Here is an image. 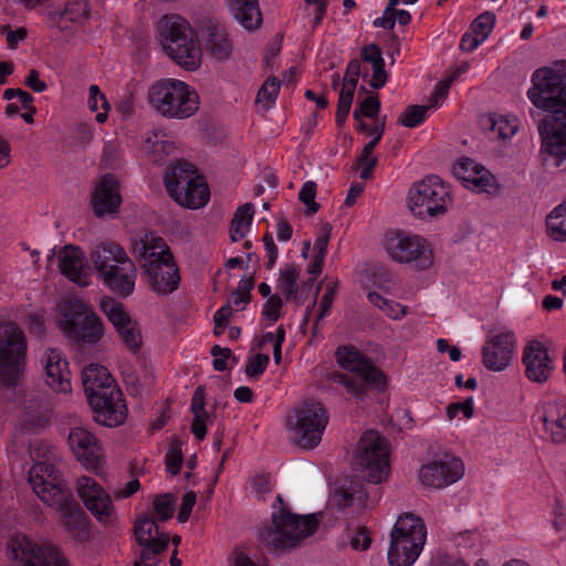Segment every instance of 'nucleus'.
Returning <instances> with one entry per match:
<instances>
[{
    "mask_svg": "<svg viewBox=\"0 0 566 566\" xmlns=\"http://www.w3.org/2000/svg\"><path fill=\"white\" fill-rule=\"evenodd\" d=\"M427 542L423 521L406 513L398 517L390 532L387 559L390 566H412L421 555Z\"/></svg>",
    "mask_w": 566,
    "mask_h": 566,
    "instance_id": "8",
    "label": "nucleus"
},
{
    "mask_svg": "<svg viewBox=\"0 0 566 566\" xmlns=\"http://www.w3.org/2000/svg\"><path fill=\"white\" fill-rule=\"evenodd\" d=\"M0 33L6 38L7 44L10 49H15L27 38L28 31L25 28L20 27L14 30L8 25L0 29Z\"/></svg>",
    "mask_w": 566,
    "mask_h": 566,
    "instance_id": "56",
    "label": "nucleus"
},
{
    "mask_svg": "<svg viewBox=\"0 0 566 566\" xmlns=\"http://www.w3.org/2000/svg\"><path fill=\"white\" fill-rule=\"evenodd\" d=\"M169 196L181 207L200 209L210 200V191L205 179L189 164L178 163L165 176Z\"/></svg>",
    "mask_w": 566,
    "mask_h": 566,
    "instance_id": "11",
    "label": "nucleus"
},
{
    "mask_svg": "<svg viewBox=\"0 0 566 566\" xmlns=\"http://www.w3.org/2000/svg\"><path fill=\"white\" fill-rule=\"evenodd\" d=\"M122 203L119 180L113 175H104L96 182L92 207L96 216H114Z\"/></svg>",
    "mask_w": 566,
    "mask_h": 566,
    "instance_id": "29",
    "label": "nucleus"
},
{
    "mask_svg": "<svg viewBox=\"0 0 566 566\" xmlns=\"http://www.w3.org/2000/svg\"><path fill=\"white\" fill-rule=\"evenodd\" d=\"M339 367L356 374L370 389L384 392L389 385L387 375L353 346H340L335 352Z\"/></svg>",
    "mask_w": 566,
    "mask_h": 566,
    "instance_id": "18",
    "label": "nucleus"
},
{
    "mask_svg": "<svg viewBox=\"0 0 566 566\" xmlns=\"http://www.w3.org/2000/svg\"><path fill=\"white\" fill-rule=\"evenodd\" d=\"M140 489V483L137 479H130L129 481L118 484L113 489V495L115 500L120 501L130 497L137 493Z\"/></svg>",
    "mask_w": 566,
    "mask_h": 566,
    "instance_id": "59",
    "label": "nucleus"
},
{
    "mask_svg": "<svg viewBox=\"0 0 566 566\" xmlns=\"http://www.w3.org/2000/svg\"><path fill=\"white\" fill-rule=\"evenodd\" d=\"M156 39L163 51L187 71L200 67L202 50L217 62L229 61L234 52V42L228 28L220 24L209 25L201 48L189 22L178 14L164 15L157 22Z\"/></svg>",
    "mask_w": 566,
    "mask_h": 566,
    "instance_id": "2",
    "label": "nucleus"
},
{
    "mask_svg": "<svg viewBox=\"0 0 566 566\" xmlns=\"http://www.w3.org/2000/svg\"><path fill=\"white\" fill-rule=\"evenodd\" d=\"M527 90L541 112L535 118L541 137L539 157L547 169L566 164V61L535 70Z\"/></svg>",
    "mask_w": 566,
    "mask_h": 566,
    "instance_id": "1",
    "label": "nucleus"
},
{
    "mask_svg": "<svg viewBox=\"0 0 566 566\" xmlns=\"http://www.w3.org/2000/svg\"><path fill=\"white\" fill-rule=\"evenodd\" d=\"M154 507L159 518L168 520L175 510V499L170 494L158 495L154 501Z\"/></svg>",
    "mask_w": 566,
    "mask_h": 566,
    "instance_id": "53",
    "label": "nucleus"
},
{
    "mask_svg": "<svg viewBox=\"0 0 566 566\" xmlns=\"http://www.w3.org/2000/svg\"><path fill=\"white\" fill-rule=\"evenodd\" d=\"M316 184L314 181H306L298 192L300 200L312 211H317L315 203Z\"/></svg>",
    "mask_w": 566,
    "mask_h": 566,
    "instance_id": "60",
    "label": "nucleus"
},
{
    "mask_svg": "<svg viewBox=\"0 0 566 566\" xmlns=\"http://www.w3.org/2000/svg\"><path fill=\"white\" fill-rule=\"evenodd\" d=\"M329 416L318 401H304L293 407L285 418L289 440L304 450L316 448L328 424Z\"/></svg>",
    "mask_w": 566,
    "mask_h": 566,
    "instance_id": "7",
    "label": "nucleus"
},
{
    "mask_svg": "<svg viewBox=\"0 0 566 566\" xmlns=\"http://www.w3.org/2000/svg\"><path fill=\"white\" fill-rule=\"evenodd\" d=\"M94 419L105 427H117L124 423L127 417V408L123 392L118 389L104 396H95L88 401Z\"/></svg>",
    "mask_w": 566,
    "mask_h": 566,
    "instance_id": "28",
    "label": "nucleus"
},
{
    "mask_svg": "<svg viewBox=\"0 0 566 566\" xmlns=\"http://www.w3.org/2000/svg\"><path fill=\"white\" fill-rule=\"evenodd\" d=\"M522 363L525 375L533 382L547 381L555 370V357L548 346L539 339H531L523 348Z\"/></svg>",
    "mask_w": 566,
    "mask_h": 566,
    "instance_id": "24",
    "label": "nucleus"
},
{
    "mask_svg": "<svg viewBox=\"0 0 566 566\" xmlns=\"http://www.w3.org/2000/svg\"><path fill=\"white\" fill-rule=\"evenodd\" d=\"M274 480L269 474H261L253 478L251 482L252 492L260 499L271 493L274 489Z\"/></svg>",
    "mask_w": 566,
    "mask_h": 566,
    "instance_id": "55",
    "label": "nucleus"
},
{
    "mask_svg": "<svg viewBox=\"0 0 566 566\" xmlns=\"http://www.w3.org/2000/svg\"><path fill=\"white\" fill-rule=\"evenodd\" d=\"M533 420L547 438L555 443L566 442V398L545 397L541 399Z\"/></svg>",
    "mask_w": 566,
    "mask_h": 566,
    "instance_id": "20",
    "label": "nucleus"
},
{
    "mask_svg": "<svg viewBox=\"0 0 566 566\" xmlns=\"http://www.w3.org/2000/svg\"><path fill=\"white\" fill-rule=\"evenodd\" d=\"M97 279L109 291L122 297H128L135 291L137 270L135 263L130 259Z\"/></svg>",
    "mask_w": 566,
    "mask_h": 566,
    "instance_id": "33",
    "label": "nucleus"
},
{
    "mask_svg": "<svg viewBox=\"0 0 566 566\" xmlns=\"http://www.w3.org/2000/svg\"><path fill=\"white\" fill-rule=\"evenodd\" d=\"M191 411L193 415L191 432L198 440H202L207 434L208 424L211 423V417L205 409V396L201 388L193 392Z\"/></svg>",
    "mask_w": 566,
    "mask_h": 566,
    "instance_id": "36",
    "label": "nucleus"
},
{
    "mask_svg": "<svg viewBox=\"0 0 566 566\" xmlns=\"http://www.w3.org/2000/svg\"><path fill=\"white\" fill-rule=\"evenodd\" d=\"M197 495L193 491H187L182 495L181 505L178 512V521L180 523H185L188 521L190 513L193 509V505L196 504Z\"/></svg>",
    "mask_w": 566,
    "mask_h": 566,
    "instance_id": "62",
    "label": "nucleus"
},
{
    "mask_svg": "<svg viewBox=\"0 0 566 566\" xmlns=\"http://www.w3.org/2000/svg\"><path fill=\"white\" fill-rule=\"evenodd\" d=\"M285 340V331L279 326L274 332H268L262 337V344H271L273 347V358L276 365L282 360V345Z\"/></svg>",
    "mask_w": 566,
    "mask_h": 566,
    "instance_id": "48",
    "label": "nucleus"
},
{
    "mask_svg": "<svg viewBox=\"0 0 566 566\" xmlns=\"http://www.w3.org/2000/svg\"><path fill=\"white\" fill-rule=\"evenodd\" d=\"M354 463L370 483L386 481L390 472L389 444L377 431H366L358 440Z\"/></svg>",
    "mask_w": 566,
    "mask_h": 566,
    "instance_id": "12",
    "label": "nucleus"
},
{
    "mask_svg": "<svg viewBox=\"0 0 566 566\" xmlns=\"http://www.w3.org/2000/svg\"><path fill=\"white\" fill-rule=\"evenodd\" d=\"M465 473L462 459L447 450L431 454L420 467L418 479L430 489H444L460 481Z\"/></svg>",
    "mask_w": 566,
    "mask_h": 566,
    "instance_id": "15",
    "label": "nucleus"
},
{
    "mask_svg": "<svg viewBox=\"0 0 566 566\" xmlns=\"http://www.w3.org/2000/svg\"><path fill=\"white\" fill-rule=\"evenodd\" d=\"M253 206L245 203L238 208L231 222L230 237L232 241H240L251 229L253 220Z\"/></svg>",
    "mask_w": 566,
    "mask_h": 566,
    "instance_id": "39",
    "label": "nucleus"
},
{
    "mask_svg": "<svg viewBox=\"0 0 566 566\" xmlns=\"http://www.w3.org/2000/svg\"><path fill=\"white\" fill-rule=\"evenodd\" d=\"M517 353V338L513 328L496 326L486 333L481 348L482 365L490 371L507 369Z\"/></svg>",
    "mask_w": 566,
    "mask_h": 566,
    "instance_id": "16",
    "label": "nucleus"
},
{
    "mask_svg": "<svg viewBox=\"0 0 566 566\" xmlns=\"http://www.w3.org/2000/svg\"><path fill=\"white\" fill-rule=\"evenodd\" d=\"M165 459L166 470L172 475L178 474L182 464V450L180 441L175 440L170 444Z\"/></svg>",
    "mask_w": 566,
    "mask_h": 566,
    "instance_id": "50",
    "label": "nucleus"
},
{
    "mask_svg": "<svg viewBox=\"0 0 566 566\" xmlns=\"http://www.w3.org/2000/svg\"><path fill=\"white\" fill-rule=\"evenodd\" d=\"M66 444L74 459L88 472L98 474L106 464L105 450L98 438L83 424L72 426Z\"/></svg>",
    "mask_w": 566,
    "mask_h": 566,
    "instance_id": "17",
    "label": "nucleus"
},
{
    "mask_svg": "<svg viewBox=\"0 0 566 566\" xmlns=\"http://www.w3.org/2000/svg\"><path fill=\"white\" fill-rule=\"evenodd\" d=\"M280 91V83L275 77L268 78L258 92L256 103L264 109L274 105Z\"/></svg>",
    "mask_w": 566,
    "mask_h": 566,
    "instance_id": "45",
    "label": "nucleus"
},
{
    "mask_svg": "<svg viewBox=\"0 0 566 566\" xmlns=\"http://www.w3.org/2000/svg\"><path fill=\"white\" fill-rule=\"evenodd\" d=\"M428 107L413 105L409 106L400 116V123L406 127H416L426 118Z\"/></svg>",
    "mask_w": 566,
    "mask_h": 566,
    "instance_id": "52",
    "label": "nucleus"
},
{
    "mask_svg": "<svg viewBox=\"0 0 566 566\" xmlns=\"http://www.w3.org/2000/svg\"><path fill=\"white\" fill-rule=\"evenodd\" d=\"M7 555L20 566H69V562L57 551H44L23 535L10 538Z\"/></svg>",
    "mask_w": 566,
    "mask_h": 566,
    "instance_id": "21",
    "label": "nucleus"
},
{
    "mask_svg": "<svg viewBox=\"0 0 566 566\" xmlns=\"http://www.w3.org/2000/svg\"><path fill=\"white\" fill-rule=\"evenodd\" d=\"M29 483L42 502L60 512L61 524L73 538L84 541L87 537V517L66 493L63 479L53 464L35 463L29 470Z\"/></svg>",
    "mask_w": 566,
    "mask_h": 566,
    "instance_id": "3",
    "label": "nucleus"
},
{
    "mask_svg": "<svg viewBox=\"0 0 566 566\" xmlns=\"http://www.w3.org/2000/svg\"><path fill=\"white\" fill-rule=\"evenodd\" d=\"M370 543L371 538L364 527H359L350 537V546L355 551H366Z\"/></svg>",
    "mask_w": 566,
    "mask_h": 566,
    "instance_id": "63",
    "label": "nucleus"
},
{
    "mask_svg": "<svg viewBox=\"0 0 566 566\" xmlns=\"http://www.w3.org/2000/svg\"><path fill=\"white\" fill-rule=\"evenodd\" d=\"M75 486L78 497L97 522L112 525L116 521V511L111 495L94 478L81 475Z\"/></svg>",
    "mask_w": 566,
    "mask_h": 566,
    "instance_id": "19",
    "label": "nucleus"
},
{
    "mask_svg": "<svg viewBox=\"0 0 566 566\" xmlns=\"http://www.w3.org/2000/svg\"><path fill=\"white\" fill-rule=\"evenodd\" d=\"M380 111V102L376 96H368L364 98L358 108L354 112V119L359 120V117L376 118Z\"/></svg>",
    "mask_w": 566,
    "mask_h": 566,
    "instance_id": "51",
    "label": "nucleus"
},
{
    "mask_svg": "<svg viewBox=\"0 0 566 566\" xmlns=\"http://www.w3.org/2000/svg\"><path fill=\"white\" fill-rule=\"evenodd\" d=\"M453 176L469 190L476 193H490L496 189L495 178L475 160L463 157L452 166Z\"/></svg>",
    "mask_w": 566,
    "mask_h": 566,
    "instance_id": "26",
    "label": "nucleus"
},
{
    "mask_svg": "<svg viewBox=\"0 0 566 566\" xmlns=\"http://www.w3.org/2000/svg\"><path fill=\"white\" fill-rule=\"evenodd\" d=\"M474 403L472 398H468L463 401L451 402L447 406L446 413L449 421L455 419H470L473 417Z\"/></svg>",
    "mask_w": 566,
    "mask_h": 566,
    "instance_id": "47",
    "label": "nucleus"
},
{
    "mask_svg": "<svg viewBox=\"0 0 566 566\" xmlns=\"http://www.w3.org/2000/svg\"><path fill=\"white\" fill-rule=\"evenodd\" d=\"M336 294V284L329 283L318 304V319H323L331 312L334 298Z\"/></svg>",
    "mask_w": 566,
    "mask_h": 566,
    "instance_id": "58",
    "label": "nucleus"
},
{
    "mask_svg": "<svg viewBox=\"0 0 566 566\" xmlns=\"http://www.w3.org/2000/svg\"><path fill=\"white\" fill-rule=\"evenodd\" d=\"M140 150L154 163H160L175 150V144L163 138L158 130H148L142 136Z\"/></svg>",
    "mask_w": 566,
    "mask_h": 566,
    "instance_id": "35",
    "label": "nucleus"
},
{
    "mask_svg": "<svg viewBox=\"0 0 566 566\" xmlns=\"http://www.w3.org/2000/svg\"><path fill=\"white\" fill-rule=\"evenodd\" d=\"M56 326L70 340L94 345L104 336L101 318L86 302L69 297L56 306Z\"/></svg>",
    "mask_w": 566,
    "mask_h": 566,
    "instance_id": "6",
    "label": "nucleus"
},
{
    "mask_svg": "<svg viewBox=\"0 0 566 566\" xmlns=\"http://www.w3.org/2000/svg\"><path fill=\"white\" fill-rule=\"evenodd\" d=\"M55 250H51L48 260L51 261ZM57 268L62 275L80 286H87L91 274L86 266V258L83 251L75 245H64L56 252Z\"/></svg>",
    "mask_w": 566,
    "mask_h": 566,
    "instance_id": "27",
    "label": "nucleus"
},
{
    "mask_svg": "<svg viewBox=\"0 0 566 566\" xmlns=\"http://www.w3.org/2000/svg\"><path fill=\"white\" fill-rule=\"evenodd\" d=\"M317 526L315 515L298 516L280 506L273 511L271 524L261 530L260 537L273 549L291 548L311 536Z\"/></svg>",
    "mask_w": 566,
    "mask_h": 566,
    "instance_id": "9",
    "label": "nucleus"
},
{
    "mask_svg": "<svg viewBox=\"0 0 566 566\" xmlns=\"http://www.w3.org/2000/svg\"><path fill=\"white\" fill-rule=\"evenodd\" d=\"M135 536L143 551L135 566H155L159 563V555L168 546V536L159 532L155 521L147 515L139 516L135 522Z\"/></svg>",
    "mask_w": 566,
    "mask_h": 566,
    "instance_id": "23",
    "label": "nucleus"
},
{
    "mask_svg": "<svg viewBox=\"0 0 566 566\" xmlns=\"http://www.w3.org/2000/svg\"><path fill=\"white\" fill-rule=\"evenodd\" d=\"M495 24V15L489 11L481 13L471 24V31L486 40Z\"/></svg>",
    "mask_w": 566,
    "mask_h": 566,
    "instance_id": "49",
    "label": "nucleus"
},
{
    "mask_svg": "<svg viewBox=\"0 0 566 566\" xmlns=\"http://www.w3.org/2000/svg\"><path fill=\"white\" fill-rule=\"evenodd\" d=\"M452 195L448 184L440 177L427 176L416 182L408 192V208L421 220L444 216L452 206Z\"/></svg>",
    "mask_w": 566,
    "mask_h": 566,
    "instance_id": "10",
    "label": "nucleus"
},
{
    "mask_svg": "<svg viewBox=\"0 0 566 566\" xmlns=\"http://www.w3.org/2000/svg\"><path fill=\"white\" fill-rule=\"evenodd\" d=\"M333 380L342 385L349 395L357 399H363L367 394V387L370 388L366 382H360L340 373H336Z\"/></svg>",
    "mask_w": 566,
    "mask_h": 566,
    "instance_id": "46",
    "label": "nucleus"
},
{
    "mask_svg": "<svg viewBox=\"0 0 566 566\" xmlns=\"http://www.w3.org/2000/svg\"><path fill=\"white\" fill-rule=\"evenodd\" d=\"M151 111L167 119L184 120L193 117L200 109V96L189 83L165 77L151 83L146 93Z\"/></svg>",
    "mask_w": 566,
    "mask_h": 566,
    "instance_id": "5",
    "label": "nucleus"
},
{
    "mask_svg": "<svg viewBox=\"0 0 566 566\" xmlns=\"http://www.w3.org/2000/svg\"><path fill=\"white\" fill-rule=\"evenodd\" d=\"M300 271L294 264H286L280 270L277 287L286 298L296 297V282Z\"/></svg>",
    "mask_w": 566,
    "mask_h": 566,
    "instance_id": "43",
    "label": "nucleus"
},
{
    "mask_svg": "<svg viewBox=\"0 0 566 566\" xmlns=\"http://www.w3.org/2000/svg\"><path fill=\"white\" fill-rule=\"evenodd\" d=\"M49 413L38 405L28 406L20 419L19 426L22 431H33L44 428L49 423Z\"/></svg>",
    "mask_w": 566,
    "mask_h": 566,
    "instance_id": "42",
    "label": "nucleus"
},
{
    "mask_svg": "<svg viewBox=\"0 0 566 566\" xmlns=\"http://www.w3.org/2000/svg\"><path fill=\"white\" fill-rule=\"evenodd\" d=\"M128 260H130V258L126 250L114 241L97 243L90 252V261L97 274V277Z\"/></svg>",
    "mask_w": 566,
    "mask_h": 566,
    "instance_id": "30",
    "label": "nucleus"
},
{
    "mask_svg": "<svg viewBox=\"0 0 566 566\" xmlns=\"http://www.w3.org/2000/svg\"><path fill=\"white\" fill-rule=\"evenodd\" d=\"M546 230L551 239L566 241V201L556 206L546 217Z\"/></svg>",
    "mask_w": 566,
    "mask_h": 566,
    "instance_id": "38",
    "label": "nucleus"
},
{
    "mask_svg": "<svg viewBox=\"0 0 566 566\" xmlns=\"http://www.w3.org/2000/svg\"><path fill=\"white\" fill-rule=\"evenodd\" d=\"M41 366L45 384L55 392L72 391V373L70 363L62 350L46 348L41 356Z\"/></svg>",
    "mask_w": 566,
    "mask_h": 566,
    "instance_id": "25",
    "label": "nucleus"
},
{
    "mask_svg": "<svg viewBox=\"0 0 566 566\" xmlns=\"http://www.w3.org/2000/svg\"><path fill=\"white\" fill-rule=\"evenodd\" d=\"M396 282L390 273L385 270L377 271L364 283L366 294L369 291L381 292L387 295H392Z\"/></svg>",
    "mask_w": 566,
    "mask_h": 566,
    "instance_id": "44",
    "label": "nucleus"
},
{
    "mask_svg": "<svg viewBox=\"0 0 566 566\" xmlns=\"http://www.w3.org/2000/svg\"><path fill=\"white\" fill-rule=\"evenodd\" d=\"M28 343L23 331L12 322L0 324V380L14 386L27 365Z\"/></svg>",
    "mask_w": 566,
    "mask_h": 566,
    "instance_id": "13",
    "label": "nucleus"
},
{
    "mask_svg": "<svg viewBox=\"0 0 566 566\" xmlns=\"http://www.w3.org/2000/svg\"><path fill=\"white\" fill-rule=\"evenodd\" d=\"M82 382L87 401H91L95 396H104L118 389L108 369L99 364H90L83 368Z\"/></svg>",
    "mask_w": 566,
    "mask_h": 566,
    "instance_id": "32",
    "label": "nucleus"
},
{
    "mask_svg": "<svg viewBox=\"0 0 566 566\" xmlns=\"http://www.w3.org/2000/svg\"><path fill=\"white\" fill-rule=\"evenodd\" d=\"M211 354L213 356L212 364L214 369L219 371L226 370L231 352L228 348H220L219 346H214L211 349Z\"/></svg>",
    "mask_w": 566,
    "mask_h": 566,
    "instance_id": "64",
    "label": "nucleus"
},
{
    "mask_svg": "<svg viewBox=\"0 0 566 566\" xmlns=\"http://www.w3.org/2000/svg\"><path fill=\"white\" fill-rule=\"evenodd\" d=\"M385 132V119H376L374 123V126L371 127L370 135L373 136V139L368 142L361 153H365L366 155H373V151L377 144L380 142L382 135Z\"/></svg>",
    "mask_w": 566,
    "mask_h": 566,
    "instance_id": "61",
    "label": "nucleus"
},
{
    "mask_svg": "<svg viewBox=\"0 0 566 566\" xmlns=\"http://www.w3.org/2000/svg\"><path fill=\"white\" fill-rule=\"evenodd\" d=\"M367 300L390 319L400 321L407 315V307L405 305L388 300L376 291H369L367 293Z\"/></svg>",
    "mask_w": 566,
    "mask_h": 566,
    "instance_id": "40",
    "label": "nucleus"
},
{
    "mask_svg": "<svg viewBox=\"0 0 566 566\" xmlns=\"http://www.w3.org/2000/svg\"><path fill=\"white\" fill-rule=\"evenodd\" d=\"M226 7L232 19L245 31H254L261 27L259 0H228Z\"/></svg>",
    "mask_w": 566,
    "mask_h": 566,
    "instance_id": "34",
    "label": "nucleus"
},
{
    "mask_svg": "<svg viewBox=\"0 0 566 566\" xmlns=\"http://www.w3.org/2000/svg\"><path fill=\"white\" fill-rule=\"evenodd\" d=\"M331 507L347 515L361 512L368 506V497L364 486L358 482H349L335 490L328 501Z\"/></svg>",
    "mask_w": 566,
    "mask_h": 566,
    "instance_id": "31",
    "label": "nucleus"
},
{
    "mask_svg": "<svg viewBox=\"0 0 566 566\" xmlns=\"http://www.w3.org/2000/svg\"><path fill=\"white\" fill-rule=\"evenodd\" d=\"M130 251L136 258L149 289L159 295H169L180 285L179 268L166 241L144 232L132 239Z\"/></svg>",
    "mask_w": 566,
    "mask_h": 566,
    "instance_id": "4",
    "label": "nucleus"
},
{
    "mask_svg": "<svg viewBox=\"0 0 566 566\" xmlns=\"http://www.w3.org/2000/svg\"><path fill=\"white\" fill-rule=\"evenodd\" d=\"M99 306L125 346L130 352L137 353L143 344L142 332L138 323L132 318L125 305L113 297L104 296L101 298Z\"/></svg>",
    "mask_w": 566,
    "mask_h": 566,
    "instance_id": "22",
    "label": "nucleus"
},
{
    "mask_svg": "<svg viewBox=\"0 0 566 566\" xmlns=\"http://www.w3.org/2000/svg\"><path fill=\"white\" fill-rule=\"evenodd\" d=\"M270 357L266 354H256L248 359L245 373L249 377H259L268 367Z\"/></svg>",
    "mask_w": 566,
    "mask_h": 566,
    "instance_id": "54",
    "label": "nucleus"
},
{
    "mask_svg": "<svg viewBox=\"0 0 566 566\" xmlns=\"http://www.w3.org/2000/svg\"><path fill=\"white\" fill-rule=\"evenodd\" d=\"M381 244L395 262L411 264L417 270L430 269L434 263L432 247L422 235L389 231L384 235Z\"/></svg>",
    "mask_w": 566,
    "mask_h": 566,
    "instance_id": "14",
    "label": "nucleus"
},
{
    "mask_svg": "<svg viewBox=\"0 0 566 566\" xmlns=\"http://www.w3.org/2000/svg\"><path fill=\"white\" fill-rule=\"evenodd\" d=\"M87 107L92 113H96L95 120L104 124L108 118L111 104L105 94L95 84L88 87Z\"/></svg>",
    "mask_w": 566,
    "mask_h": 566,
    "instance_id": "41",
    "label": "nucleus"
},
{
    "mask_svg": "<svg viewBox=\"0 0 566 566\" xmlns=\"http://www.w3.org/2000/svg\"><path fill=\"white\" fill-rule=\"evenodd\" d=\"M491 130L499 139H511L518 132L520 120L514 115L492 114L488 117Z\"/></svg>",
    "mask_w": 566,
    "mask_h": 566,
    "instance_id": "37",
    "label": "nucleus"
},
{
    "mask_svg": "<svg viewBox=\"0 0 566 566\" xmlns=\"http://www.w3.org/2000/svg\"><path fill=\"white\" fill-rule=\"evenodd\" d=\"M281 308L282 301L279 297H269L263 306L262 316L270 325L274 324L281 315Z\"/></svg>",
    "mask_w": 566,
    "mask_h": 566,
    "instance_id": "57",
    "label": "nucleus"
}]
</instances>
